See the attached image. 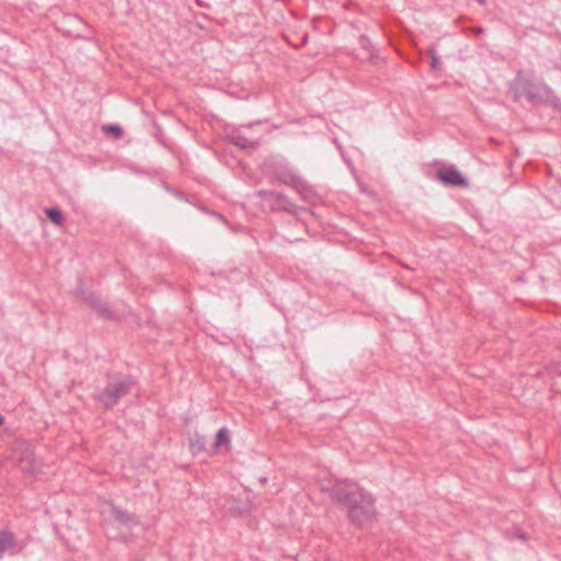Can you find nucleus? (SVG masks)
<instances>
[{
    "label": "nucleus",
    "mask_w": 561,
    "mask_h": 561,
    "mask_svg": "<svg viewBox=\"0 0 561 561\" xmlns=\"http://www.w3.org/2000/svg\"><path fill=\"white\" fill-rule=\"evenodd\" d=\"M432 53V64H433V67H436L437 64H438V58L437 56L435 55V53L433 50H431Z\"/></svg>",
    "instance_id": "nucleus-9"
},
{
    "label": "nucleus",
    "mask_w": 561,
    "mask_h": 561,
    "mask_svg": "<svg viewBox=\"0 0 561 561\" xmlns=\"http://www.w3.org/2000/svg\"><path fill=\"white\" fill-rule=\"evenodd\" d=\"M214 448L216 451H220L221 449L230 450V437L229 431L227 428L224 427L218 431L214 443Z\"/></svg>",
    "instance_id": "nucleus-4"
},
{
    "label": "nucleus",
    "mask_w": 561,
    "mask_h": 561,
    "mask_svg": "<svg viewBox=\"0 0 561 561\" xmlns=\"http://www.w3.org/2000/svg\"><path fill=\"white\" fill-rule=\"evenodd\" d=\"M47 217L56 225L61 226L64 224V215L58 208H49L46 210Z\"/></svg>",
    "instance_id": "nucleus-7"
},
{
    "label": "nucleus",
    "mask_w": 561,
    "mask_h": 561,
    "mask_svg": "<svg viewBox=\"0 0 561 561\" xmlns=\"http://www.w3.org/2000/svg\"><path fill=\"white\" fill-rule=\"evenodd\" d=\"M15 546L14 535L8 530H0V554Z\"/></svg>",
    "instance_id": "nucleus-5"
},
{
    "label": "nucleus",
    "mask_w": 561,
    "mask_h": 561,
    "mask_svg": "<svg viewBox=\"0 0 561 561\" xmlns=\"http://www.w3.org/2000/svg\"><path fill=\"white\" fill-rule=\"evenodd\" d=\"M103 515H105V518L107 519V517L110 516V511L107 512V515L106 512H103Z\"/></svg>",
    "instance_id": "nucleus-13"
},
{
    "label": "nucleus",
    "mask_w": 561,
    "mask_h": 561,
    "mask_svg": "<svg viewBox=\"0 0 561 561\" xmlns=\"http://www.w3.org/2000/svg\"><path fill=\"white\" fill-rule=\"evenodd\" d=\"M102 130L107 134V135H112L116 138L121 137L122 135V129L119 126L117 125H105L102 127Z\"/></svg>",
    "instance_id": "nucleus-8"
},
{
    "label": "nucleus",
    "mask_w": 561,
    "mask_h": 561,
    "mask_svg": "<svg viewBox=\"0 0 561 561\" xmlns=\"http://www.w3.org/2000/svg\"><path fill=\"white\" fill-rule=\"evenodd\" d=\"M131 387L129 378L113 376L96 381L94 397L104 407L111 408L119 398L128 392Z\"/></svg>",
    "instance_id": "nucleus-2"
},
{
    "label": "nucleus",
    "mask_w": 561,
    "mask_h": 561,
    "mask_svg": "<svg viewBox=\"0 0 561 561\" xmlns=\"http://www.w3.org/2000/svg\"><path fill=\"white\" fill-rule=\"evenodd\" d=\"M4 423V419L2 415H0V426Z\"/></svg>",
    "instance_id": "nucleus-12"
},
{
    "label": "nucleus",
    "mask_w": 561,
    "mask_h": 561,
    "mask_svg": "<svg viewBox=\"0 0 561 561\" xmlns=\"http://www.w3.org/2000/svg\"><path fill=\"white\" fill-rule=\"evenodd\" d=\"M438 179L446 185H455L466 187L467 180L455 168H443L437 172Z\"/></svg>",
    "instance_id": "nucleus-3"
},
{
    "label": "nucleus",
    "mask_w": 561,
    "mask_h": 561,
    "mask_svg": "<svg viewBox=\"0 0 561 561\" xmlns=\"http://www.w3.org/2000/svg\"><path fill=\"white\" fill-rule=\"evenodd\" d=\"M330 496L357 525H365L376 517L374 497L355 484L339 483L330 491Z\"/></svg>",
    "instance_id": "nucleus-1"
},
{
    "label": "nucleus",
    "mask_w": 561,
    "mask_h": 561,
    "mask_svg": "<svg viewBox=\"0 0 561 561\" xmlns=\"http://www.w3.org/2000/svg\"><path fill=\"white\" fill-rule=\"evenodd\" d=\"M19 465L21 466V468H22L23 470L28 471V472H32V469H31L30 467H24V466H23V460H22V459L20 460V463H19Z\"/></svg>",
    "instance_id": "nucleus-10"
},
{
    "label": "nucleus",
    "mask_w": 561,
    "mask_h": 561,
    "mask_svg": "<svg viewBox=\"0 0 561 561\" xmlns=\"http://www.w3.org/2000/svg\"><path fill=\"white\" fill-rule=\"evenodd\" d=\"M24 453L26 454V457H28V458L32 457V454L30 453L27 447L24 448Z\"/></svg>",
    "instance_id": "nucleus-11"
},
{
    "label": "nucleus",
    "mask_w": 561,
    "mask_h": 561,
    "mask_svg": "<svg viewBox=\"0 0 561 561\" xmlns=\"http://www.w3.org/2000/svg\"><path fill=\"white\" fill-rule=\"evenodd\" d=\"M110 523H126L129 517L124 513L115 508H110V516L107 517Z\"/></svg>",
    "instance_id": "nucleus-6"
}]
</instances>
